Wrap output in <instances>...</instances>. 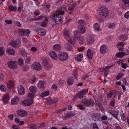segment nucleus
Segmentation results:
<instances>
[{
    "label": "nucleus",
    "instance_id": "f257e3e1",
    "mask_svg": "<svg viewBox=\"0 0 129 129\" xmlns=\"http://www.w3.org/2000/svg\"><path fill=\"white\" fill-rule=\"evenodd\" d=\"M61 8H60L58 9L55 12L56 16L53 19V21L55 23L57 24H61L62 22V20L61 17L59 15H62L64 14V12L61 10Z\"/></svg>",
    "mask_w": 129,
    "mask_h": 129
},
{
    "label": "nucleus",
    "instance_id": "f03ea898",
    "mask_svg": "<svg viewBox=\"0 0 129 129\" xmlns=\"http://www.w3.org/2000/svg\"><path fill=\"white\" fill-rule=\"evenodd\" d=\"M98 14L102 17H106L109 15V12L107 8L104 5L99 7L98 10Z\"/></svg>",
    "mask_w": 129,
    "mask_h": 129
},
{
    "label": "nucleus",
    "instance_id": "7ed1b4c3",
    "mask_svg": "<svg viewBox=\"0 0 129 129\" xmlns=\"http://www.w3.org/2000/svg\"><path fill=\"white\" fill-rule=\"evenodd\" d=\"M31 68L34 70L40 71L42 69L41 64L37 62H34L31 66Z\"/></svg>",
    "mask_w": 129,
    "mask_h": 129
},
{
    "label": "nucleus",
    "instance_id": "20e7f679",
    "mask_svg": "<svg viewBox=\"0 0 129 129\" xmlns=\"http://www.w3.org/2000/svg\"><path fill=\"white\" fill-rule=\"evenodd\" d=\"M16 112L17 115L21 117H25L27 115V112L23 109L18 110Z\"/></svg>",
    "mask_w": 129,
    "mask_h": 129
},
{
    "label": "nucleus",
    "instance_id": "39448f33",
    "mask_svg": "<svg viewBox=\"0 0 129 129\" xmlns=\"http://www.w3.org/2000/svg\"><path fill=\"white\" fill-rule=\"evenodd\" d=\"M59 59L61 61H65L67 60L68 56L67 54L66 53H60L58 54Z\"/></svg>",
    "mask_w": 129,
    "mask_h": 129
},
{
    "label": "nucleus",
    "instance_id": "423d86ee",
    "mask_svg": "<svg viewBox=\"0 0 129 129\" xmlns=\"http://www.w3.org/2000/svg\"><path fill=\"white\" fill-rule=\"evenodd\" d=\"M17 62L16 61L10 60L8 63L9 67L10 68L15 69L17 67Z\"/></svg>",
    "mask_w": 129,
    "mask_h": 129
},
{
    "label": "nucleus",
    "instance_id": "0eeeda50",
    "mask_svg": "<svg viewBox=\"0 0 129 129\" xmlns=\"http://www.w3.org/2000/svg\"><path fill=\"white\" fill-rule=\"evenodd\" d=\"M21 42L20 40L17 39L15 41H13L10 43V45L13 47H18L20 46Z\"/></svg>",
    "mask_w": 129,
    "mask_h": 129
},
{
    "label": "nucleus",
    "instance_id": "6e6552de",
    "mask_svg": "<svg viewBox=\"0 0 129 129\" xmlns=\"http://www.w3.org/2000/svg\"><path fill=\"white\" fill-rule=\"evenodd\" d=\"M33 103V100L32 99H27L24 101L22 102V104L23 106H27L31 105Z\"/></svg>",
    "mask_w": 129,
    "mask_h": 129
},
{
    "label": "nucleus",
    "instance_id": "1a4fd4ad",
    "mask_svg": "<svg viewBox=\"0 0 129 129\" xmlns=\"http://www.w3.org/2000/svg\"><path fill=\"white\" fill-rule=\"evenodd\" d=\"M17 88L19 94L20 95H21L25 93V91L24 90V89L21 85L18 86Z\"/></svg>",
    "mask_w": 129,
    "mask_h": 129
},
{
    "label": "nucleus",
    "instance_id": "9d476101",
    "mask_svg": "<svg viewBox=\"0 0 129 129\" xmlns=\"http://www.w3.org/2000/svg\"><path fill=\"white\" fill-rule=\"evenodd\" d=\"M35 31L41 36L44 35L46 34V31L44 29H41L39 28L36 29Z\"/></svg>",
    "mask_w": 129,
    "mask_h": 129
},
{
    "label": "nucleus",
    "instance_id": "9b49d317",
    "mask_svg": "<svg viewBox=\"0 0 129 129\" xmlns=\"http://www.w3.org/2000/svg\"><path fill=\"white\" fill-rule=\"evenodd\" d=\"M129 54V52L127 51V53H125L124 52H118L116 54V55L117 57L121 58L123 57L125 55H128Z\"/></svg>",
    "mask_w": 129,
    "mask_h": 129
},
{
    "label": "nucleus",
    "instance_id": "f8f14e48",
    "mask_svg": "<svg viewBox=\"0 0 129 129\" xmlns=\"http://www.w3.org/2000/svg\"><path fill=\"white\" fill-rule=\"evenodd\" d=\"M75 115V114L74 113L70 112H68L67 113L65 116H62V118L63 120H66L67 118L73 117Z\"/></svg>",
    "mask_w": 129,
    "mask_h": 129
},
{
    "label": "nucleus",
    "instance_id": "ddd939ff",
    "mask_svg": "<svg viewBox=\"0 0 129 129\" xmlns=\"http://www.w3.org/2000/svg\"><path fill=\"white\" fill-rule=\"evenodd\" d=\"M49 55L53 60H55L57 59V55L55 52L52 51L50 52Z\"/></svg>",
    "mask_w": 129,
    "mask_h": 129
},
{
    "label": "nucleus",
    "instance_id": "4468645a",
    "mask_svg": "<svg viewBox=\"0 0 129 129\" xmlns=\"http://www.w3.org/2000/svg\"><path fill=\"white\" fill-rule=\"evenodd\" d=\"M94 102L91 99L86 101L84 103V105L86 106L93 105Z\"/></svg>",
    "mask_w": 129,
    "mask_h": 129
},
{
    "label": "nucleus",
    "instance_id": "2eb2a0df",
    "mask_svg": "<svg viewBox=\"0 0 129 129\" xmlns=\"http://www.w3.org/2000/svg\"><path fill=\"white\" fill-rule=\"evenodd\" d=\"M108 112L111 114L112 116L114 117L117 119H118L117 116L118 113L116 111H114L111 110H109Z\"/></svg>",
    "mask_w": 129,
    "mask_h": 129
},
{
    "label": "nucleus",
    "instance_id": "dca6fc26",
    "mask_svg": "<svg viewBox=\"0 0 129 129\" xmlns=\"http://www.w3.org/2000/svg\"><path fill=\"white\" fill-rule=\"evenodd\" d=\"M107 47L105 45L101 46L100 48V52L102 54H105L106 52Z\"/></svg>",
    "mask_w": 129,
    "mask_h": 129
},
{
    "label": "nucleus",
    "instance_id": "f3484780",
    "mask_svg": "<svg viewBox=\"0 0 129 129\" xmlns=\"http://www.w3.org/2000/svg\"><path fill=\"white\" fill-rule=\"evenodd\" d=\"M83 57V55L82 54H79L76 56L75 59L76 61L79 62L82 61Z\"/></svg>",
    "mask_w": 129,
    "mask_h": 129
},
{
    "label": "nucleus",
    "instance_id": "a211bd4d",
    "mask_svg": "<svg viewBox=\"0 0 129 129\" xmlns=\"http://www.w3.org/2000/svg\"><path fill=\"white\" fill-rule=\"evenodd\" d=\"M7 52L10 55H14L15 54V51L13 49L8 48L6 50Z\"/></svg>",
    "mask_w": 129,
    "mask_h": 129
},
{
    "label": "nucleus",
    "instance_id": "6ab92c4d",
    "mask_svg": "<svg viewBox=\"0 0 129 129\" xmlns=\"http://www.w3.org/2000/svg\"><path fill=\"white\" fill-rule=\"evenodd\" d=\"M115 65V64H113L110 66H107L104 68H101L99 69V71L100 72H103L104 71H106L108 69H110L111 67L114 66Z\"/></svg>",
    "mask_w": 129,
    "mask_h": 129
},
{
    "label": "nucleus",
    "instance_id": "aec40b11",
    "mask_svg": "<svg viewBox=\"0 0 129 129\" xmlns=\"http://www.w3.org/2000/svg\"><path fill=\"white\" fill-rule=\"evenodd\" d=\"M77 35L76 34H74V37L71 38L70 39L67 41L68 44H73L74 43L76 42L75 39H76V38H77Z\"/></svg>",
    "mask_w": 129,
    "mask_h": 129
},
{
    "label": "nucleus",
    "instance_id": "412c9836",
    "mask_svg": "<svg viewBox=\"0 0 129 129\" xmlns=\"http://www.w3.org/2000/svg\"><path fill=\"white\" fill-rule=\"evenodd\" d=\"M100 118V115L98 113L94 114L93 115L92 117V119L95 121L99 120Z\"/></svg>",
    "mask_w": 129,
    "mask_h": 129
},
{
    "label": "nucleus",
    "instance_id": "4be33fe9",
    "mask_svg": "<svg viewBox=\"0 0 129 129\" xmlns=\"http://www.w3.org/2000/svg\"><path fill=\"white\" fill-rule=\"evenodd\" d=\"M93 54V52L90 49H88L87 50V56L89 59H90L92 58Z\"/></svg>",
    "mask_w": 129,
    "mask_h": 129
},
{
    "label": "nucleus",
    "instance_id": "5701e85b",
    "mask_svg": "<svg viewBox=\"0 0 129 129\" xmlns=\"http://www.w3.org/2000/svg\"><path fill=\"white\" fill-rule=\"evenodd\" d=\"M44 83L43 81H39L38 83V87L39 88L42 89V90H44L45 88L44 86Z\"/></svg>",
    "mask_w": 129,
    "mask_h": 129
},
{
    "label": "nucleus",
    "instance_id": "b1692460",
    "mask_svg": "<svg viewBox=\"0 0 129 129\" xmlns=\"http://www.w3.org/2000/svg\"><path fill=\"white\" fill-rule=\"evenodd\" d=\"M10 99L9 95L7 94H6L4 95L3 98V101L6 103H7Z\"/></svg>",
    "mask_w": 129,
    "mask_h": 129
},
{
    "label": "nucleus",
    "instance_id": "393cba45",
    "mask_svg": "<svg viewBox=\"0 0 129 129\" xmlns=\"http://www.w3.org/2000/svg\"><path fill=\"white\" fill-rule=\"evenodd\" d=\"M128 38V37L127 35H120L119 37V39L121 41H125Z\"/></svg>",
    "mask_w": 129,
    "mask_h": 129
},
{
    "label": "nucleus",
    "instance_id": "a878e982",
    "mask_svg": "<svg viewBox=\"0 0 129 129\" xmlns=\"http://www.w3.org/2000/svg\"><path fill=\"white\" fill-rule=\"evenodd\" d=\"M14 86V82L12 80H9L7 83V86L10 88H13Z\"/></svg>",
    "mask_w": 129,
    "mask_h": 129
},
{
    "label": "nucleus",
    "instance_id": "bb28decb",
    "mask_svg": "<svg viewBox=\"0 0 129 129\" xmlns=\"http://www.w3.org/2000/svg\"><path fill=\"white\" fill-rule=\"evenodd\" d=\"M74 82V80L71 77H68L67 79V83L69 86L73 84Z\"/></svg>",
    "mask_w": 129,
    "mask_h": 129
},
{
    "label": "nucleus",
    "instance_id": "cd10ccee",
    "mask_svg": "<svg viewBox=\"0 0 129 129\" xmlns=\"http://www.w3.org/2000/svg\"><path fill=\"white\" fill-rule=\"evenodd\" d=\"M30 91L33 93H35L37 91L36 87L34 86H30L29 88Z\"/></svg>",
    "mask_w": 129,
    "mask_h": 129
},
{
    "label": "nucleus",
    "instance_id": "c85d7f7f",
    "mask_svg": "<svg viewBox=\"0 0 129 129\" xmlns=\"http://www.w3.org/2000/svg\"><path fill=\"white\" fill-rule=\"evenodd\" d=\"M61 48V46L58 44H56L53 45V49L56 51L60 50V49Z\"/></svg>",
    "mask_w": 129,
    "mask_h": 129
},
{
    "label": "nucleus",
    "instance_id": "c756f323",
    "mask_svg": "<svg viewBox=\"0 0 129 129\" xmlns=\"http://www.w3.org/2000/svg\"><path fill=\"white\" fill-rule=\"evenodd\" d=\"M19 101V98L17 97H15L13 99H12L11 103L12 104H17Z\"/></svg>",
    "mask_w": 129,
    "mask_h": 129
},
{
    "label": "nucleus",
    "instance_id": "7c9ffc66",
    "mask_svg": "<svg viewBox=\"0 0 129 129\" xmlns=\"http://www.w3.org/2000/svg\"><path fill=\"white\" fill-rule=\"evenodd\" d=\"M45 20L43 21L41 23V26L43 27L46 26L47 23L48 22V19L46 18H45Z\"/></svg>",
    "mask_w": 129,
    "mask_h": 129
},
{
    "label": "nucleus",
    "instance_id": "2f4dec72",
    "mask_svg": "<svg viewBox=\"0 0 129 129\" xmlns=\"http://www.w3.org/2000/svg\"><path fill=\"white\" fill-rule=\"evenodd\" d=\"M69 32L67 29L64 30L63 32V35L66 38H69Z\"/></svg>",
    "mask_w": 129,
    "mask_h": 129
},
{
    "label": "nucleus",
    "instance_id": "473e14b6",
    "mask_svg": "<svg viewBox=\"0 0 129 129\" xmlns=\"http://www.w3.org/2000/svg\"><path fill=\"white\" fill-rule=\"evenodd\" d=\"M49 95V91H47L41 93L40 96L41 97L44 98L48 96Z\"/></svg>",
    "mask_w": 129,
    "mask_h": 129
},
{
    "label": "nucleus",
    "instance_id": "72a5a7b5",
    "mask_svg": "<svg viewBox=\"0 0 129 129\" xmlns=\"http://www.w3.org/2000/svg\"><path fill=\"white\" fill-rule=\"evenodd\" d=\"M19 34L20 36H22L25 35V29H21L19 30Z\"/></svg>",
    "mask_w": 129,
    "mask_h": 129
},
{
    "label": "nucleus",
    "instance_id": "f704fd0d",
    "mask_svg": "<svg viewBox=\"0 0 129 129\" xmlns=\"http://www.w3.org/2000/svg\"><path fill=\"white\" fill-rule=\"evenodd\" d=\"M76 33L77 34L76 35L77 36H78V34ZM77 38H77L78 39V40H79V42L80 44H82L83 43V38L82 37H78L77 36Z\"/></svg>",
    "mask_w": 129,
    "mask_h": 129
},
{
    "label": "nucleus",
    "instance_id": "c9c22d12",
    "mask_svg": "<svg viewBox=\"0 0 129 129\" xmlns=\"http://www.w3.org/2000/svg\"><path fill=\"white\" fill-rule=\"evenodd\" d=\"M87 40L89 43H93L94 39L90 36H89L87 38Z\"/></svg>",
    "mask_w": 129,
    "mask_h": 129
},
{
    "label": "nucleus",
    "instance_id": "e433bc0d",
    "mask_svg": "<svg viewBox=\"0 0 129 129\" xmlns=\"http://www.w3.org/2000/svg\"><path fill=\"white\" fill-rule=\"evenodd\" d=\"M0 89L2 91L5 92L7 90V87L5 86L2 85L0 86Z\"/></svg>",
    "mask_w": 129,
    "mask_h": 129
},
{
    "label": "nucleus",
    "instance_id": "4c0bfd02",
    "mask_svg": "<svg viewBox=\"0 0 129 129\" xmlns=\"http://www.w3.org/2000/svg\"><path fill=\"white\" fill-rule=\"evenodd\" d=\"M94 29L97 31H100V25L98 23H96L94 24Z\"/></svg>",
    "mask_w": 129,
    "mask_h": 129
},
{
    "label": "nucleus",
    "instance_id": "58836bf2",
    "mask_svg": "<svg viewBox=\"0 0 129 129\" xmlns=\"http://www.w3.org/2000/svg\"><path fill=\"white\" fill-rule=\"evenodd\" d=\"M29 67L28 65H25L23 66L22 68V70L24 71H28L29 69Z\"/></svg>",
    "mask_w": 129,
    "mask_h": 129
},
{
    "label": "nucleus",
    "instance_id": "ea45409f",
    "mask_svg": "<svg viewBox=\"0 0 129 129\" xmlns=\"http://www.w3.org/2000/svg\"><path fill=\"white\" fill-rule=\"evenodd\" d=\"M85 31V28L84 26H82L81 27H80L79 33L81 34H83Z\"/></svg>",
    "mask_w": 129,
    "mask_h": 129
},
{
    "label": "nucleus",
    "instance_id": "a19ab883",
    "mask_svg": "<svg viewBox=\"0 0 129 129\" xmlns=\"http://www.w3.org/2000/svg\"><path fill=\"white\" fill-rule=\"evenodd\" d=\"M76 4L74 3L68 9V10L70 11H73L75 7L76 6Z\"/></svg>",
    "mask_w": 129,
    "mask_h": 129
},
{
    "label": "nucleus",
    "instance_id": "79ce46f5",
    "mask_svg": "<svg viewBox=\"0 0 129 129\" xmlns=\"http://www.w3.org/2000/svg\"><path fill=\"white\" fill-rule=\"evenodd\" d=\"M124 75V74L123 73H120L119 75L117 76L116 77V79L117 80H118L122 76Z\"/></svg>",
    "mask_w": 129,
    "mask_h": 129
},
{
    "label": "nucleus",
    "instance_id": "37998d69",
    "mask_svg": "<svg viewBox=\"0 0 129 129\" xmlns=\"http://www.w3.org/2000/svg\"><path fill=\"white\" fill-rule=\"evenodd\" d=\"M66 49L68 51H73V49L72 46L70 45H68L66 47Z\"/></svg>",
    "mask_w": 129,
    "mask_h": 129
},
{
    "label": "nucleus",
    "instance_id": "c03bdc74",
    "mask_svg": "<svg viewBox=\"0 0 129 129\" xmlns=\"http://www.w3.org/2000/svg\"><path fill=\"white\" fill-rule=\"evenodd\" d=\"M120 116L121 118V119L123 121H125L126 119L124 113H122L120 114Z\"/></svg>",
    "mask_w": 129,
    "mask_h": 129
},
{
    "label": "nucleus",
    "instance_id": "a18cd8bd",
    "mask_svg": "<svg viewBox=\"0 0 129 129\" xmlns=\"http://www.w3.org/2000/svg\"><path fill=\"white\" fill-rule=\"evenodd\" d=\"M4 52V50L3 47H0V56H2Z\"/></svg>",
    "mask_w": 129,
    "mask_h": 129
},
{
    "label": "nucleus",
    "instance_id": "49530a36",
    "mask_svg": "<svg viewBox=\"0 0 129 129\" xmlns=\"http://www.w3.org/2000/svg\"><path fill=\"white\" fill-rule=\"evenodd\" d=\"M18 62L19 65H22L24 63V60L22 58H19L18 60Z\"/></svg>",
    "mask_w": 129,
    "mask_h": 129
},
{
    "label": "nucleus",
    "instance_id": "de8ad7c7",
    "mask_svg": "<svg viewBox=\"0 0 129 129\" xmlns=\"http://www.w3.org/2000/svg\"><path fill=\"white\" fill-rule=\"evenodd\" d=\"M126 45L125 43L124 42H118L117 44L118 46H123L124 45Z\"/></svg>",
    "mask_w": 129,
    "mask_h": 129
},
{
    "label": "nucleus",
    "instance_id": "09e8293b",
    "mask_svg": "<svg viewBox=\"0 0 129 129\" xmlns=\"http://www.w3.org/2000/svg\"><path fill=\"white\" fill-rule=\"evenodd\" d=\"M9 9L10 11H15L16 10V7H14L13 6H10L9 7Z\"/></svg>",
    "mask_w": 129,
    "mask_h": 129
},
{
    "label": "nucleus",
    "instance_id": "8fccbe9b",
    "mask_svg": "<svg viewBox=\"0 0 129 129\" xmlns=\"http://www.w3.org/2000/svg\"><path fill=\"white\" fill-rule=\"evenodd\" d=\"M30 129H36L37 127L36 125L34 124H31L30 125Z\"/></svg>",
    "mask_w": 129,
    "mask_h": 129
},
{
    "label": "nucleus",
    "instance_id": "3c124183",
    "mask_svg": "<svg viewBox=\"0 0 129 129\" xmlns=\"http://www.w3.org/2000/svg\"><path fill=\"white\" fill-rule=\"evenodd\" d=\"M78 22L79 24L82 25H84L86 24L85 21L82 19L79 20L78 21Z\"/></svg>",
    "mask_w": 129,
    "mask_h": 129
},
{
    "label": "nucleus",
    "instance_id": "603ef678",
    "mask_svg": "<svg viewBox=\"0 0 129 129\" xmlns=\"http://www.w3.org/2000/svg\"><path fill=\"white\" fill-rule=\"evenodd\" d=\"M56 16V14H55V13H54L52 12L50 14V18H52V19L53 20V18H54Z\"/></svg>",
    "mask_w": 129,
    "mask_h": 129
},
{
    "label": "nucleus",
    "instance_id": "864d4df0",
    "mask_svg": "<svg viewBox=\"0 0 129 129\" xmlns=\"http://www.w3.org/2000/svg\"><path fill=\"white\" fill-rule=\"evenodd\" d=\"M36 79V77L35 76H34L30 80V82L31 83H33L35 81Z\"/></svg>",
    "mask_w": 129,
    "mask_h": 129
},
{
    "label": "nucleus",
    "instance_id": "5fc2aeb1",
    "mask_svg": "<svg viewBox=\"0 0 129 129\" xmlns=\"http://www.w3.org/2000/svg\"><path fill=\"white\" fill-rule=\"evenodd\" d=\"M82 94L81 92L78 93L77 95V98L79 99L82 98L83 97V95Z\"/></svg>",
    "mask_w": 129,
    "mask_h": 129
},
{
    "label": "nucleus",
    "instance_id": "6e6d98bb",
    "mask_svg": "<svg viewBox=\"0 0 129 129\" xmlns=\"http://www.w3.org/2000/svg\"><path fill=\"white\" fill-rule=\"evenodd\" d=\"M88 89H86L81 91V92L83 95H85L88 91Z\"/></svg>",
    "mask_w": 129,
    "mask_h": 129
},
{
    "label": "nucleus",
    "instance_id": "4d7b16f0",
    "mask_svg": "<svg viewBox=\"0 0 129 129\" xmlns=\"http://www.w3.org/2000/svg\"><path fill=\"white\" fill-rule=\"evenodd\" d=\"M43 63L44 66H46L48 64L47 60L46 59H44L43 61Z\"/></svg>",
    "mask_w": 129,
    "mask_h": 129
},
{
    "label": "nucleus",
    "instance_id": "13d9d810",
    "mask_svg": "<svg viewBox=\"0 0 129 129\" xmlns=\"http://www.w3.org/2000/svg\"><path fill=\"white\" fill-rule=\"evenodd\" d=\"M115 26V24L114 23H111L108 26V27L110 28H112Z\"/></svg>",
    "mask_w": 129,
    "mask_h": 129
},
{
    "label": "nucleus",
    "instance_id": "bf43d9fd",
    "mask_svg": "<svg viewBox=\"0 0 129 129\" xmlns=\"http://www.w3.org/2000/svg\"><path fill=\"white\" fill-rule=\"evenodd\" d=\"M64 81L62 79H60L59 81V83L61 85H64Z\"/></svg>",
    "mask_w": 129,
    "mask_h": 129
},
{
    "label": "nucleus",
    "instance_id": "052dcab7",
    "mask_svg": "<svg viewBox=\"0 0 129 129\" xmlns=\"http://www.w3.org/2000/svg\"><path fill=\"white\" fill-rule=\"evenodd\" d=\"M124 17L125 18H129V11L126 13L124 14Z\"/></svg>",
    "mask_w": 129,
    "mask_h": 129
},
{
    "label": "nucleus",
    "instance_id": "680f3d73",
    "mask_svg": "<svg viewBox=\"0 0 129 129\" xmlns=\"http://www.w3.org/2000/svg\"><path fill=\"white\" fill-rule=\"evenodd\" d=\"M127 65L128 64L127 63H123L122 64L121 66L123 68L126 69L128 66Z\"/></svg>",
    "mask_w": 129,
    "mask_h": 129
},
{
    "label": "nucleus",
    "instance_id": "e2e57ef3",
    "mask_svg": "<svg viewBox=\"0 0 129 129\" xmlns=\"http://www.w3.org/2000/svg\"><path fill=\"white\" fill-rule=\"evenodd\" d=\"M31 59V58L29 57L27 58L25 60V63L27 64L29 63Z\"/></svg>",
    "mask_w": 129,
    "mask_h": 129
},
{
    "label": "nucleus",
    "instance_id": "0e129e2a",
    "mask_svg": "<svg viewBox=\"0 0 129 129\" xmlns=\"http://www.w3.org/2000/svg\"><path fill=\"white\" fill-rule=\"evenodd\" d=\"M101 119L102 120H107L108 119V117L105 115H103L101 117Z\"/></svg>",
    "mask_w": 129,
    "mask_h": 129
},
{
    "label": "nucleus",
    "instance_id": "69168bd1",
    "mask_svg": "<svg viewBox=\"0 0 129 129\" xmlns=\"http://www.w3.org/2000/svg\"><path fill=\"white\" fill-rule=\"evenodd\" d=\"M73 74L75 76L76 78H77L78 75L77 73L75 71H73Z\"/></svg>",
    "mask_w": 129,
    "mask_h": 129
},
{
    "label": "nucleus",
    "instance_id": "338daca9",
    "mask_svg": "<svg viewBox=\"0 0 129 129\" xmlns=\"http://www.w3.org/2000/svg\"><path fill=\"white\" fill-rule=\"evenodd\" d=\"M92 126L93 129H99L98 126L95 123L93 124Z\"/></svg>",
    "mask_w": 129,
    "mask_h": 129
},
{
    "label": "nucleus",
    "instance_id": "774afa93",
    "mask_svg": "<svg viewBox=\"0 0 129 129\" xmlns=\"http://www.w3.org/2000/svg\"><path fill=\"white\" fill-rule=\"evenodd\" d=\"M12 128L13 129H19V126L16 125H14L12 126Z\"/></svg>",
    "mask_w": 129,
    "mask_h": 129
}]
</instances>
